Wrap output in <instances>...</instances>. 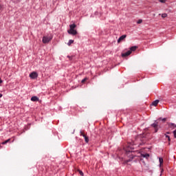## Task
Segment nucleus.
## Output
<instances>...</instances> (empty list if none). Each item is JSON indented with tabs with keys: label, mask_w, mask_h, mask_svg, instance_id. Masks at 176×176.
Masks as SVG:
<instances>
[{
	"label": "nucleus",
	"mask_w": 176,
	"mask_h": 176,
	"mask_svg": "<svg viewBox=\"0 0 176 176\" xmlns=\"http://www.w3.org/2000/svg\"><path fill=\"white\" fill-rule=\"evenodd\" d=\"M124 151H125L126 156L129 157V160L126 161L127 164H129V163L133 160V144L128 143L124 148Z\"/></svg>",
	"instance_id": "obj_1"
},
{
	"label": "nucleus",
	"mask_w": 176,
	"mask_h": 176,
	"mask_svg": "<svg viewBox=\"0 0 176 176\" xmlns=\"http://www.w3.org/2000/svg\"><path fill=\"white\" fill-rule=\"evenodd\" d=\"M75 28H76V24H72L69 25V30H67L68 34H69L70 35H76V34H78V32L76 31V30H75Z\"/></svg>",
	"instance_id": "obj_2"
},
{
	"label": "nucleus",
	"mask_w": 176,
	"mask_h": 176,
	"mask_svg": "<svg viewBox=\"0 0 176 176\" xmlns=\"http://www.w3.org/2000/svg\"><path fill=\"white\" fill-rule=\"evenodd\" d=\"M53 39V34H50L43 37V43H49Z\"/></svg>",
	"instance_id": "obj_3"
},
{
	"label": "nucleus",
	"mask_w": 176,
	"mask_h": 176,
	"mask_svg": "<svg viewBox=\"0 0 176 176\" xmlns=\"http://www.w3.org/2000/svg\"><path fill=\"white\" fill-rule=\"evenodd\" d=\"M131 53H133V47H131L129 50L124 51V52H122L121 54V56L123 58H127V57H129V56H130V54H131Z\"/></svg>",
	"instance_id": "obj_4"
},
{
	"label": "nucleus",
	"mask_w": 176,
	"mask_h": 176,
	"mask_svg": "<svg viewBox=\"0 0 176 176\" xmlns=\"http://www.w3.org/2000/svg\"><path fill=\"white\" fill-rule=\"evenodd\" d=\"M30 78L31 79H36L38 78V73L36 72H32L30 74Z\"/></svg>",
	"instance_id": "obj_5"
},
{
	"label": "nucleus",
	"mask_w": 176,
	"mask_h": 176,
	"mask_svg": "<svg viewBox=\"0 0 176 176\" xmlns=\"http://www.w3.org/2000/svg\"><path fill=\"white\" fill-rule=\"evenodd\" d=\"M127 36L126 34H124L122 36H121L118 40V43H120V42H123V41H124V39H126V37Z\"/></svg>",
	"instance_id": "obj_6"
},
{
	"label": "nucleus",
	"mask_w": 176,
	"mask_h": 176,
	"mask_svg": "<svg viewBox=\"0 0 176 176\" xmlns=\"http://www.w3.org/2000/svg\"><path fill=\"white\" fill-rule=\"evenodd\" d=\"M151 126L152 127H154L155 133H157V122L153 123Z\"/></svg>",
	"instance_id": "obj_7"
},
{
	"label": "nucleus",
	"mask_w": 176,
	"mask_h": 176,
	"mask_svg": "<svg viewBox=\"0 0 176 176\" xmlns=\"http://www.w3.org/2000/svg\"><path fill=\"white\" fill-rule=\"evenodd\" d=\"M31 101H33V102L39 101V98L36 96H33L31 98Z\"/></svg>",
	"instance_id": "obj_8"
},
{
	"label": "nucleus",
	"mask_w": 176,
	"mask_h": 176,
	"mask_svg": "<svg viewBox=\"0 0 176 176\" xmlns=\"http://www.w3.org/2000/svg\"><path fill=\"white\" fill-rule=\"evenodd\" d=\"M158 104H159V100H156L153 102L152 105H153V107H157Z\"/></svg>",
	"instance_id": "obj_9"
},
{
	"label": "nucleus",
	"mask_w": 176,
	"mask_h": 176,
	"mask_svg": "<svg viewBox=\"0 0 176 176\" xmlns=\"http://www.w3.org/2000/svg\"><path fill=\"white\" fill-rule=\"evenodd\" d=\"M85 141L87 144H89V137H87V135H86L85 137Z\"/></svg>",
	"instance_id": "obj_10"
},
{
	"label": "nucleus",
	"mask_w": 176,
	"mask_h": 176,
	"mask_svg": "<svg viewBox=\"0 0 176 176\" xmlns=\"http://www.w3.org/2000/svg\"><path fill=\"white\" fill-rule=\"evenodd\" d=\"M159 161H160V167H162V166L163 164V158L160 157Z\"/></svg>",
	"instance_id": "obj_11"
},
{
	"label": "nucleus",
	"mask_w": 176,
	"mask_h": 176,
	"mask_svg": "<svg viewBox=\"0 0 176 176\" xmlns=\"http://www.w3.org/2000/svg\"><path fill=\"white\" fill-rule=\"evenodd\" d=\"M142 157H146V159H148V157H149V154L148 153L142 154Z\"/></svg>",
	"instance_id": "obj_12"
},
{
	"label": "nucleus",
	"mask_w": 176,
	"mask_h": 176,
	"mask_svg": "<svg viewBox=\"0 0 176 176\" xmlns=\"http://www.w3.org/2000/svg\"><path fill=\"white\" fill-rule=\"evenodd\" d=\"M72 43H74V40H69L67 45H68V46H71V45H72Z\"/></svg>",
	"instance_id": "obj_13"
},
{
	"label": "nucleus",
	"mask_w": 176,
	"mask_h": 176,
	"mask_svg": "<svg viewBox=\"0 0 176 176\" xmlns=\"http://www.w3.org/2000/svg\"><path fill=\"white\" fill-rule=\"evenodd\" d=\"M80 135H82V137H86V134H85V131H80Z\"/></svg>",
	"instance_id": "obj_14"
},
{
	"label": "nucleus",
	"mask_w": 176,
	"mask_h": 176,
	"mask_svg": "<svg viewBox=\"0 0 176 176\" xmlns=\"http://www.w3.org/2000/svg\"><path fill=\"white\" fill-rule=\"evenodd\" d=\"M9 141H10V139H8V140H6L5 142H3L2 144L5 145V144H8V142H9Z\"/></svg>",
	"instance_id": "obj_15"
},
{
	"label": "nucleus",
	"mask_w": 176,
	"mask_h": 176,
	"mask_svg": "<svg viewBox=\"0 0 176 176\" xmlns=\"http://www.w3.org/2000/svg\"><path fill=\"white\" fill-rule=\"evenodd\" d=\"M162 17L163 19H166V17H167V14H166V13L162 14Z\"/></svg>",
	"instance_id": "obj_16"
},
{
	"label": "nucleus",
	"mask_w": 176,
	"mask_h": 176,
	"mask_svg": "<svg viewBox=\"0 0 176 176\" xmlns=\"http://www.w3.org/2000/svg\"><path fill=\"white\" fill-rule=\"evenodd\" d=\"M78 171L80 175H81V176H83V175H84L83 172H82V170H78Z\"/></svg>",
	"instance_id": "obj_17"
},
{
	"label": "nucleus",
	"mask_w": 176,
	"mask_h": 176,
	"mask_svg": "<svg viewBox=\"0 0 176 176\" xmlns=\"http://www.w3.org/2000/svg\"><path fill=\"white\" fill-rule=\"evenodd\" d=\"M138 48V47L137 46H133V52H135V50H137Z\"/></svg>",
	"instance_id": "obj_18"
},
{
	"label": "nucleus",
	"mask_w": 176,
	"mask_h": 176,
	"mask_svg": "<svg viewBox=\"0 0 176 176\" xmlns=\"http://www.w3.org/2000/svg\"><path fill=\"white\" fill-rule=\"evenodd\" d=\"M2 10H3V6L0 4V13L2 12Z\"/></svg>",
	"instance_id": "obj_19"
},
{
	"label": "nucleus",
	"mask_w": 176,
	"mask_h": 176,
	"mask_svg": "<svg viewBox=\"0 0 176 176\" xmlns=\"http://www.w3.org/2000/svg\"><path fill=\"white\" fill-rule=\"evenodd\" d=\"M141 23H142V19H139V20L137 21V23H138V24H141Z\"/></svg>",
	"instance_id": "obj_20"
},
{
	"label": "nucleus",
	"mask_w": 176,
	"mask_h": 176,
	"mask_svg": "<svg viewBox=\"0 0 176 176\" xmlns=\"http://www.w3.org/2000/svg\"><path fill=\"white\" fill-rule=\"evenodd\" d=\"M87 80V78H85L82 80L81 82L85 83V82H86Z\"/></svg>",
	"instance_id": "obj_21"
},
{
	"label": "nucleus",
	"mask_w": 176,
	"mask_h": 176,
	"mask_svg": "<svg viewBox=\"0 0 176 176\" xmlns=\"http://www.w3.org/2000/svg\"><path fill=\"white\" fill-rule=\"evenodd\" d=\"M161 3H166V0H159Z\"/></svg>",
	"instance_id": "obj_22"
},
{
	"label": "nucleus",
	"mask_w": 176,
	"mask_h": 176,
	"mask_svg": "<svg viewBox=\"0 0 176 176\" xmlns=\"http://www.w3.org/2000/svg\"><path fill=\"white\" fill-rule=\"evenodd\" d=\"M166 138H168V141H171V140L170 139V136L165 135Z\"/></svg>",
	"instance_id": "obj_23"
},
{
	"label": "nucleus",
	"mask_w": 176,
	"mask_h": 176,
	"mask_svg": "<svg viewBox=\"0 0 176 176\" xmlns=\"http://www.w3.org/2000/svg\"><path fill=\"white\" fill-rule=\"evenodd\" d=\"M174 137L176 138V129L173 131Z\"/></svg>",
	"instance_id": "obj_24"
},
{
	"label": "nucleus",
	"mask_w": 176,
	"mask_h": 176,
	"mask_svg": "<svg viewBox=\"0 0 176 176\" xmlns=\"http://www.w3.org/2000/svg\"><path fill=\"white\" fill-rule=\"evenodd\" d=\"M3 81L2 80V79L0 78V85L1 83H2Z\"/></svg>",
	"instance_id": "obj_25"
},
{
	"label": "nucleus",
	"mask_w": 176,
	"mask_h": 176,
	"mask_svg": "<svg viewBox=\"0 0 176 176\" xmlns=\"http://www.w3.org/2000/svg\"><path fill=\"white\" fill-rule=\"evenodd\" d=\"M165 121H166V118H163L162 122H165Z\"/></svg>",
	"instance_id": "obj_26"
},
{
	"label": "nucleus",
	"mask_w": 176,
	"mask_h": 176,
	"mask_svg": "<svg viewBox=\"0 0 176 176\" xmlns=\"http://www.w3.org/2000/svg\"><path fill=\"white\" fill-rule=\"evenodd\" d=\"M2 94H0V98H2Z\"/></svg>",
	"instance_id": "obj_27"
}]
</instances>
